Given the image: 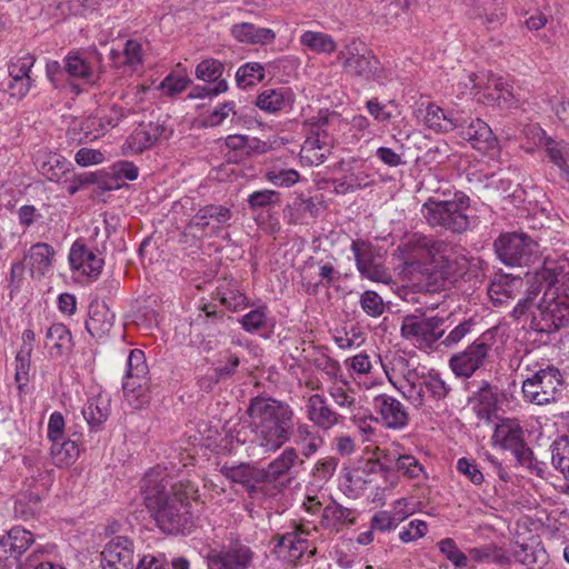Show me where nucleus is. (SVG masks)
Here are the masks:
<instances>
[{"mask_svg": "<svg viewBox=\"0 0 569 569\" xmlns=\"http://www.w3.org/2000/svg\"><path fill=\"white\" fill-rule=\"evenodd\" d=\"M493 247L499 260L510 267L530 266L540 256L538 242L522 232L502 233Z\"/></svg>", "mask_w": 569, "mask_h": 569, "instance_id": "423d86ee", "label": "nucleus"}, {"mask_svg": "<svg viewBox=\"0 0 569 569\" xmlns=\"http://www.w3.org/2000/svg\"><path fill=\"white\" fill-rule=\"evenodd\" d=\"M305 271L310 277H312L313 271H317L319 277L316 282L305 283L306 291L309 295H316L321 284L329 287L335 280L340 278V272L329 260L309 261L306 264Z\"/></svg>", "mask_w": 569, "mask_h": 569, "instance_id": "2f4dec72", "label": "nucleus"}, {"mask_svg": "<svg viewBox=\"0 0 569 569\" xmlns=\"http://www.w3.org/2000/svg\"><path fill=\"white\" fill-rule=\"evenodd\" d=\"M33 541V535L30 531L22 527L11 528L0 538V561L9 559L18 561Z\"/></svg>", "mask_w": 569, "mask_h": 569, "instance_id": "6ab92c4d", "label": "nucleus"}, {"mask_svg": "<svg viewBox=\"0 0 569 569\" xmlns=\"http://www.w3.org/2000/svg\"><path fill=\"white\" fill-rule=\"evenodd\" d=\"M247 202L251 211L269 209L280 203V194L274 190H258L248 196Z\"/></svg>", "mask_w": 569, "mask_h": 569, "instance_id": "09e8293b", "label": "nucleus"}, {"mask_svg": "<svg viewBox=\"0 0 569 569\" xmlns=\"http://www.w3.org/2000/svg\"><path fill=\"white\" fill-rule=\"evenodd\" d=\"M311 531H317V527L311 529L306 528L302 525H297L295 530L287 532L282 536H274V547L272 552L281 559L288 561L299 560L308 549L307 536H310Z\"/></svg>", "mask_w": 569, "mask_h": 569, "instance_id": "4468645a", "label": "nucleus"}, {"mask_svg": "<svg viewBox=\"0 0 569 569\" xmlns=\"http://www.w3.org/2000/svg\"><path fill=\"white\" fill-rule=\"evenodd\" d=\"M423 386L428 392V398L435 401L445 399L451 390L439 373H429L423 377Z\"/></svg>", "mask_w": 569, "mask_h": 569, "instance_id": "603ef678", "label": "nucleus"}, {"mask_svg": "<svg viewBox=\"0 0 569 569\" xmlns=\"http://www.w3.org/2000/svg\"><path fill=\"white\" fill-rule=\"evenodd\" d=\"M445 318L426 315H408L401 323V336L419 348H431L445 335Z\"/></svg>", "mask_w": 569, "mask_h": 569, "instance_id": "1a4fd4ad", "label": "nucleus"}, {"mask_svg": "<svg viewBox=\"0 0 569 569\" xmlns=\"http://www.w3.org/2000/svg\"><path fill=\"white\" fill-rule=\"evenodd\" d=\"M408 7L409 0H382L378 7V12L385 17L387 23H391L405 13Z\"/></svg>", "mask_w": 569, "mask_h": 569, "instance_id": "6e6d98bb", "label": "nucleus"}, {"mask_svg": "<svg viewBox=\"0 0 569 569\" xmlns=\"http://www.w3.org/2000/svg\"><path fill=\"white\" fill-rule=\"evenodd\" d=\"M264 79V67L259 62H248L241 66L236 73V81L239 87L253 86Z\"/></svg>", "mask_w": 569, "mask_h": 569, "instance_id": "de8ad7c7", "label": "nucleus"}, {"mask_svg": "<svg viewBox=\"0 0 569 569\" xmlns=\"http://www.w3.org/2000/svg\"><path fill=\"white\" fill-rule=\"evenodd\" d=\"M123 63L136 70L142 63V46L136 40H127L123 48Z\"/></svg>", "mask_w": 569, "mask_h": 569, "instance_id": "052dcab7", "label": "nucleus"}, {"mask_svg": "<svg viewBox=\"0 0 569 569\" xmlns=\"http://www.w3.org/2000/svg\"><path fill=\"white\" fill-rule=\"evenodd\" d=\"M127 365L128 370L123 389L133 390L136 387H141V381L146 379L148 373L144 353L138 349L131 350L128 356Z\"/></svg>", "mask_w": 569, "mask_h": 569, "instance_id": "c9c22d12", "label": "nucleus"}, {"mask_svg": "<svg viewBox=\"0 0 569 569\" xmlns=\"http://www.w3.org/2000/svg\"><path fill=\"white\" fill-rule=\"evenodd\" d=\"M333 148V138L327 129L309 131L300 150V159L309 166L322 163Z\"/></svg>", "mask_w": 569, "mask_h": 569, "instance_id": "f3484780", "label": "nucleus"}, {"mask_svg": "<svg viewBox=\"0 0 569 569\" xmlns=\"http://www.w3.org/2000/svg\"><path fill=\"white\" fill-rule=\"evenodd\" d=\"M251 443L264 453H273L286 445L293 433L295 411L287 402L257 396L247 408Z\"/></svg>", "mask_w": 569, "mask_h": 569, "instance_id": "f257e3e1", "label": "nucleus"}, {"mask_svg": "<svg viewBox=\"0 0 569 569\" xmlns=\"http://www.w3.org/2000/svg\"><path fill=\"white\" fill-rule=\"evenodd\" d=\"M342 68L350 74L365 80H380L383 69L379 59L360 43L351 41L338 53Z\"/></svg>", "mask_w": 569, "mask_h": 569, "instance_id": "6e6552de", "label": "nucleus"}, {"mask_svg": "<svg viewBox=\"0 0 569 569\" xmlns=\"http://www.w3.org/2000/svg\"><path fill=\"white\" fill-rule=\"evenodd\" d=\"M440 552L451 561L456 567L467 566V557L461 552L451 538H446L438 543Z\"/></svg>", "mask_w": 569, "mask_h": 569, "instance_id": "4d7b16f0", "label": "nucleus"}, {"mask_svg": "<svg viewBox=\"0 0 569 569\" xmlns=\"http://www.w3.org/2000/svg\"><path fill=\"white\" fill-rule=\"evenodd\" d=\"M63 62L66 74L70 78L81 79L91 84H94L99 79L91 63L78 53H69Z\"/></svg>", "mask_w": 569, "mask_h": 569, "instance_id": "e433bc0d", "label": "nucleus"}, {"mask_svg": "<svg viewBox=\"0 0 569 569\" xmlns=\"http://www.w3.org/2000/svg\"><path fill=\"white\" fill-rule=\"evenodd\" d=\"M34 63V58L31 54H26L11 62L8 67V72L11 79L18 81L21 79H31L29 73Z\"/></svg>", "mask_w": 569, "mask_h": 569, "instance_id": "13d9d810", "label": "nucleus"}, {"mask_svg": "<svg viewBox=\"0 0 569 569\" xmlns=\"http://www.w3.org/2000/svg\"><path fill=\"white\" fill-rule=\"evenodd\" d=\"M351 250L359 272L371 280H380L381 271L373 264V253L370 244L363 240H353Z\"/></svg>", "mask_w": 569, "mask_h": 569, "instance_id": "72a5a7b5", "label": "nucleus"}, {"mask_svg": "<svg viewBox=\"0 0 569 569\" xmlns=\"http://www.w3.org/2000/svg\"><path fill=\"white\" fill-rule=\"evenodd\" d=\"M113 319L114 315L104 302L93 301L89 306L86 329L93 338H102L112 329Z\"/></svg>", "mask_w": 569, "mask_h": 569, "instance_id": "393cba45", "label": "nucleus"}, {"mask_svg": "<svg viewBox=\"0 0 569 569\" xmlns=\"http://www.w3.org/2000/svg\"><path fill=\"white\" fill-rule=\"evenodd\" d=\"M226 147L231 151H239L244 156H253L266 151V142L243 134H230L224 140Z\"/></svg>", "mask_w": 569, "mask_h": 569, "instance_id": "ea45409f", "label": "nucleus"}, {"mask_svg": "<svg viewBox=\"0 0 569 569\" xmlns=\"http://www.w3.org/2000/svg\"><path fill=\"white\" fill-rule=\"evenodd\" d=\"M224 475L232 482L242 485L250 495L258 492V485L263 483L261 468L248 463L226 468Z\"/></svg>", "mask_w": 569, "mask_h": 569, "instance_id": "c756f323", "label": "nucleus"}, {"mask_svg": "<svg viewBox=\"0 0 569 569\" xmlns=\"http://www.w3.org/2000/svg\"><path fill=\"white\" fill-rule=\"evenodd\" d=\"M301 43L317 53H331L337 44L331 36L322 32L306 31L300 38Z\"/></svg>", "mask_w": 569, "mask_h": 569, "instance_id": "c03bdc74", "label": "nucleus"}, {"mask_svg": "<svg viewBox=\"0 0 569 569\" xmlns=\"http://www.w3.org/2000/svg\"><path fill=\"white\" fill-rule=\"evenodd\" d=\"M490 349L491 346L483 340H475L463 351L451 356L449 366L452 372L460 378H470L483 366Z\"/></svg>", "mask_w": 569, "mask_h": 569, "instance_id": "9b49d317", "label": "nucleus"}, {"mask_svg": "<svg viewBox=\"0 0 569 569\" xmlns=\"http://www.w3.org/2000/svg\"><path fill=\"white\" fill-rule=\"evenodd\" d=\"M359 303L363 312L372 318L382 316L386 310L383 299L373 290L362 292Z\"/></svg>", "mask_w": 569, "mask_h": 569, "instance_id": "3c124183", "label": "nucleus"}, {"mask_svg": "<svg viewBox=\"0 0 569 569\" xmlns=\"http://www.w3.org/2000/svg\"><path fill=\"white\" fill-rule=\"evenodd\" d=\"M231 116V121H238V112L236 111V103L228 101L216 107L202 121L204 127L221 126L226 119Z\"/></svg>", "mask_w": 569, "mask_h": 569, "instance_id": "8fccbe9b", "label": "nucleus"}, {"mask_svg": "<svg viewBox=\"0 0 569 569\" xmlns=\"http://www.w3.org/2000/svg\"><path fill=\"white\" fill-rule=\"evenodd\" d=\"M500 399V390L497 386L482 381L478 391L472 396L470 401L476 416L479 419L490 421L491 417L498 409Z\"/></svg>", "mask_w": 569, "mask_h": 569, "instance_id": "b1692460", "label": "nucleus"}, {"mask_svg": "<svg viewBox=\"0 0 569 569\" xmlns=\"http://www.w3.org/2000/svg\"><path fill=\"white\" fill-rule=\"evenodd\" d=\"M530 283L540 286L541 292L547 291L548 296L569 299V258H547Z\"/></svg>", "mask_w": 569, "mask_h": 569, "instance_id": "9d476101", "label": "nucleus"}, {"mask_svg": "<svg viewBox=\"0 0 569 569\" xmlns=\"http://www.w3.org/2000/svg\"><path fill=\"white\" fill-rule=\"evenodd\" d=\"M69 262L72 269L83 274L96 278L100 274L103 259L98 257L86 244L76 241L69 253Z\"/></svg>", "mask_w": 569, "mask_h": 569, "instance_id": "5701e85b", "label": "nucleus"}, {"mask_svg": "<svg viewBox=\"0 0 569 569\" xmlns=\"http://www.w3.org/2000/svg\"><path fill=\"white\" fill-rule=\"evenodd\" d=\"M299 453L295 447H287L276 459L266 468H261L263 483H276L286 476L289 470L298 462Z\"/></svg>", "mask_w": 569, "mask_h": 569, "instance_id": "cd10ccee", "label": "nucleus"}, {"mask_svg": "<svg viewBox=\"0 0 569 569\" xmlns=\"http://www.w3.org/2000/svg\"><path fill=\"white\" fill-rule=\"evenodd\" d=\"M457 469L465 475L473 485H481L485 480L478 466L467 458H460L457 462Z\"/></svg>", "mask_w": 569, "mask_h": 569, "instance_id": "e2e57ef3", "label": "nucleus"}, {"mask_svg": "<svg viewBox=\"0 0 569 569\" xmlns=\"http://www.w3.org/2000/svg\"><path fill=\"white\" fill-rule=\"evenodd\" d=\"M403 397L408 399L416 408L425 406L430 399L423 386V379L418 382V386H408L403 390Z\"/></svg>", "mask_w": 569, "mask_h": 569, "instance_id": "0e129e2a", "label": "nucleus"}, {"mask_svg": "<svg viewBox=\"0 0 569 569\" xmlns=\"http://www.w3.org/2000/svg\"><path fill=\"white\" fill-rule=\"evenodd\" d=\"M472 327V319L463 320L445 337L441 345L447 348L458 345L468 333H470Z\"/></svg>", "mask_w": 569, "mask_h": 569, "instance_id": "680f3d73", "label": "nucleus"}, {"mask_svg": "<svg viewBox=\"0 0 569 569\" xmlns=\"http://www.w3.org/2000/svg\"><path fill=\"white\" fill-rule=\"evenodd\" d=\"M307 418L315 426L322 430H329L340 423L342 416L333 411L326 402L325 398L318 393L309 397L307 405Z\"/></svg>", "mask_w": 569, "mask_h": 569, "instance_id": "4be33fe9", "label": "nucleus"}, {"mask_svg": "<svg viewBox=\"0 0 569 569\" xmlns=\"http://www.w3.org/2000/svg\"><path fill=\"white\" fill-rule=\"evenodd\" d=\"M460 121L455 130L463 140H467L471 146L481 151L488 152L497 147V139L492 133L491 128L479 118H471L463 110L460 113Z\"/></svg>", "mask_w": 569, "mask_h": 569, "instance_id": "f8f14e48", "label": "nucleus"}, {"mask_svg": "<svg viewBox=\"0 0 569 569\" xmlns=\"http://www.w3.org/2000/svg\"><path fill=\"white\" fill-rule=\"evenodd\" d=\"M469 206V197L455 192L451 198V191L446 190L430 197L422 204L421 214L430 228L460 234L470 227V219L466 213Z\"/></svg>", "mask_w": 569, "mask_h": 569, "instance_id": "20e7f679", "label": "nucleus"}, {"mask_svg": "<svg viewBox=\"0 0 569 569\" xmlns=\"http://www.w3.org/2000/svg\"><path fill=\"white\" fill-rule=\"evenodd\" d=\"M240 322L246 331H257L264 326L266 313L262 309L251 310L241 318Z\"/></svg>", "mask_w": 569, "mask_h": 569, "instance_id": "69168bd1", "label": "nucleus"}, {"mask_svg": "<svg viewBox=\"0 0 569 569\" xmlns=\"http://www.w3.org/2000/svg\"><path fill=\"white\" fill-rule=\"evenodd\" d=\"M537 283H530L526 297L520 299L511 316L520 319L527 312L531 313L530 328L538 333L550 336L563 328H569V299L548 296Z\"/></svg>", "mask_w": 569, "mask_h": 569, "instance_id": "7ed1b4c3", "label": "nucleus"}, {"mask_svg": "<svg viewBox=\"0 0 569 569\" xmlns=\"http://www.w3.org/2000/svg\"><path fill=\"white\" fill-rule=\"evenodd\" d=\"M405 519L406 516L396 517V515H391L388 511H379L371 518V529L389 531L395 529Z\"/></svg>", "mask_w": 569, "mask_h": 569, "instance_id": "bf43d9fd", "label": "nucleus"}, {"mask_svg": "<svg viewBox=\"0 0 569 569\" xmlns=\"http://www.w3.org/2000/svg\"><path fill=\"white\" fill-rule=\"evenodd\" d=\"M546 152L552 163H555L563 177L569 180V167L567 160L569 158V144L563 141H556L546 138Z\"/></svg>", "mask_w": 569, "mask_h": 569, "instance_id": "79ce46f5", "label": "nucleus"}, {"mask_svg": "<svg viewBox=\"0 0 569 569\" xmlns=\"http://www.w3.org/2000/svg\"><path fill=\"white\" fill-rule=\"evenodd\" d=\"M492 443L499 446L503 450L517 449L525 440V431L516 419H501L496 425Z\"/></svg>", "mask_w": 569, "mask_h": 569, "instance_id": "a878e982", "label": "nucleus"}, {"mask_svg": "<svg viewBox=\"0 0 569 569\" xmlns=\"http://www.w3.org/2000/svg\"><path fill=\"white\" fill-rule=\"evenodd\" d=\"M429 243V236L422 233H413L407 238V240L399 246L402 254L407 260L411 262L425 261V253Z\"/></svg>", "mask_w": 569, "mask_h": 569, "instance_id": "a18cd8bd", "label": "nucleus"}, {"mask_svg": "<svg viewBox=\"0 0 569 569\" xmlns=\"http://www.w3.org/2000/svg\"><path fill=\"white\" fill-rule=\"evenodd\" d=\"M100 557L102 569H134V543L128 537H113L106 543Z\"/></svg>", "mask_w": 569, "mask_h": 569, "instance_id": "ddd939ff", "label": "nucleus"}, {"mask_svg": "<svg viewBox=\"0 0 569 569\" xmlns=\"http://www.w3.org/2000/svg\"><path fill=\"white\" fill-rule=\"evenodd\" d=\"M147 507L154 512L156 521L163 532H183L189 522V497L193 486L188 482L172 483L167 478L157 480L152 473L142 480Z\"/></svg>", "mask_w": 569, "mask_h": 569, "instance_id": "f03ea898", "label": "nucleus"}, {"mask_svg": "<svg viewBox=\"0 0 569 569\" xmlns=\"http://www.w3.org/2000/svg\"><path fill=\"white\" fill-rule=\"evenodd\" d=\"M70 330L62 323H53L46 333L44 348L52 358H59L72 350Z\"/></svg>", "mask_w": 569, "mask_h": 569, "instance_id": "c85d7f7f", "label": "nucleus"}, {"mask_svg": "<svg viewBox=\"0 0 569 569\" xmlns=\"http://www.w3.org/2000/svg\"><path fill=\"white\" fill-rule=\"evenodd\" d=\"M39 171L51 181H60V179L70 171L71 163L59 153L39 154Z\"/></svg>", "mask_w": 569, "mask_h": 569, "instance_id": "f704fd0d", "label": "nucleus"}, {"mask_svg": "<svg viewBox=\"0 0 569 569\" xmlns=\"http://www.w3.org/2000/svg\"><path fill=\"white\" fill-rule=\"evenodd\" d=\"M164 131V127L160 123L149 122L140 123L139 127L127 138L122 146L124 154L141 153L149 149Z\"/></svg>", "mask_w": 569, "mask_h": 569, "instance_id": "aec40b11", "label": "nucleus"}, {"mask_svg": "<svg viewBox=\"0 0 569 569\" xmlns=\"http://www.w3.org/2000/svg\"><path fill=\"white\" fill-rule=\"evenodd\" d=\"M373 408L380 421L389 429H402L408 425L409 415L405 406L396 398L382 393L373 398Z\"/></svg>", "mask_w": 569, "mask_h": 569, "instance_id": "a211bd4d", "label": "nucleus"}, {"mask_svg": "<svg viewBox=\"0 0 569 569\" xmlns=\"http://www.w3.org/2000/svg\"><path fill=\"white\" fill-rule=\"evenodd\" d=\"M396 468L403 476L418 479L423 473V467L418 459L411 455H400L396 458Z\"/></svg>", "mask_w": 569, "mask_h": 569, "instance_id": "5fc2aeb1", "label": "nucleus"}, {"mask_svg": "<svg viewBox=\"0 0 569 569\" xmlns=\"http://www.w3.org/2000/svg\"><path fill=\"white\" fill-rule=\"evenodd\" d=\"M291 438L293 439V443L300 448L301 455L306 458L313 456L323 443L321 436L312 426L306 422L293 423Z\"/></svg>", "mask_w": 569, "mask_h": 569, "instance_id": "7c9ffc66", "label": "nucleus"}, {"mask_svg": "<svg viewBox=\"0 0 569 569\" xmlns=\"http://www.w3.org/2000/svg\"><path fill=\"white\" fill-rule=\"evenodd\" d=\"M100 132H107L118 127L124 119L134 113L132 108L112 104L108 109L99 110Z\"/></svg>", "mask_w": 569, "mask_h": 569, "instance_id": "37998d69", "label": "nucleus"}, {"mask_svg": "<svg viewBox=\"0 0 569 569\" xmlns=\"http://www.w3.org/2000/svg\"><path fill=\"white\" fill-rule=\"evenodd\" d=\"M337 466L338 461L336 458H322L316 463L313 468V476L320 480H328L335 473Z\"/></svg>", "mask_w": 569, "mask_h": 569, "instance_id": "338daca9", "label": "nucleus"}, {"mask_svg": "<svg viewBox=\"0 0 569 569\" xmlns=\"http://www.w3.org/2000/svg\"><path fill=\"white\" fill-rule=\"evenodd\" d=\"M110 413V400L101 395L90 398L82 410V415L92 429H99Z\"/></svg>", "mask_w": 569, "mask_h": 569, "instance_id": "4c0bfd02", "label": "nucleus"}, {"mask_svg": "<svg viewBox=\"0 0 569 569\" xmlns=\"http://www.w3.org/2000/svg\"><path fill=\"white\" fill-rule=\"evenodd\" d=\"M551 462L566 478H569V438L561 437L551 445Z\"/></svg>", "mask_w": 569, "mask_h": 569, "instance_id": "49530a36", "label": "nucleus"}, {"mask_svg": "<svg viewBox=\"0 0 569 569\" xmlns=\"http://www.w3.org/2000/svg\"><path fill=\"white\" fill-rule=\"evenodd\" d=\"M356 522L353 510L346 508L335 500L323 508L321 525L326 528H338L339 526Z\"/></svg>", "mask_w": 569, "mask_h": 569, "instance_id": "58836bf2", "label": "nucleus"}, {"mask_svg": "<svg viewBox=\"0 0 569 569\" xmlns=\"http://www.w3.org/2000/svg\"><path fill=\"white\" fill-rule=\"evenodd\" d=\"M425 261L432 267V276L439 277L445 283L456 282L467 270V259L459 254L448 241L429 237Z\"/></svg>", "mask_w": 569, "mask_h": 569, "instance_id": "39448f33", "label": "nucleus"}, {"mask_svg": "<svg viewBox=\"0 0 569 569\" xmlns=\"http://www.w3.org/2000/svg\"><path fill=\"white\" fill-rule=\"evenodd\" d=\"M51 457L57 467L62 468L73 462L79 453V446L76 440L52 441L50 449Z\"/></svg>", "mask_w": 569, "mask_h": 569, "instance_id": "a19ab883", "label": "nucleus"}, {"mask_svg": "<svg viewBox=\"0 0 569 569\" xmlns=\"http://www.w3.org/2000/svg\"><path fill=\"white\" fill-rule=\"evenodd\" d=\"M460 113L461 110L459 109L446 111L435 103H429L426 110L425 123L436 132H449L455 130L459 123L461 124Z\"/></svg>", "mask_w": 569, "mask_h": 569, "instance_id": "bb28decb", "label": "nucleus"}, {"mask_svg": "<svg viewBox=\"0 0 569 569\" xmlns=\"http://www.w3.org/2000/svg\"><path fill=\"white\" fill-rule=\"evenodd\" d=\"M295 103V94L290 88H266L257 97L256 106L268 113L287 111Z\"/></svg>", "mask_w": 569, "mask_h": 569, "instance_id": "412c9836", "label": "nucleus"}, {"mask_svg": "<svg viewBox=\"0 0 569 569\" xmlns=\"http://www.w3.org/2000/svg\"><path fill=\"white\" fill-rule=\"evenodd\" d=\"M224 70L222 62L216 59H204L196 68V77L207 82H216L220 79Z\"/></svg>", "mask_w": 569, "mask_h": 569, "instance_id": "864d4df0", "label": "nucleus"}, {"mask_svg": "<svg viewBox=\"0 0 569 569\" xmlns=\"http://www.w3.org/2000/svg\"><path fill=\"white\" fill-rule=\"evenodd\" d=\"M104 157L101 151L90 148H81L74 156L76 162L82 167L101 163Z\"/></svg>", "mask_w": 569, "mask_h": 569, "instance_id": "774afa93", "label": "nucleus"}, {"mask_svg": "<svg viewBox=\"0 0 569 569\" xmlns=\"http://www.w3.org/2000/svg\"><path fill=\"white\" fill-rule=\"evenodd\" d=\"M54 250L47 243L33 244L24 257L31 277L43 276L51 267Z\"/></svg>", "mask_w": 569, "mask_h": 569, "instance_id": "473e14b6", "label": "nucleus"}, {"mask_svg": "<svg viewBox=\"0 0 569 569\" xmlns=\"http://www.w3.org/2000/svg\"><path fill=\"white\" fill-rule=\"evenodd\" d=\"M253 552L248 546L233 543L228 549L210 550L207 555L209 569H248Z\"/></svg>", "mask_w": 569, "mask_h": 569, "instance_id": "dca6fc26", "label": "nucleus"}, {"mask_svg": "<svg viewBox=\"0 0 569 569\" xmlns=\"http://www.w3.org/2000/svg\"><path fill=\"white\" fill-rule=\"evenodd\" d=\"M231 218L232 211L230 208L220 204H208L196 212L186 229L192 234H196V232L203 234L208 229L218 232L222 226L229 223Z\"/></svg>", "mask_w": 569, "mask_h": 569, "instance_id": "2eb2a0df", "label": "nucleus"}, {"mask_svg": "<svg viewBox=\"0 0 569 569\" xmlns=\"http://www.w3.org/2000/svg\"><path fill=\"white\" fill-rule=\"evenodd\" d=\"M562 385L563 379L560 370L552 365H548L525 379L521 389L527 401L537 406H546L558 399Z\"/></svg>", "mask_w": 569, "mask_h": 569, "instance_id": "0eeeda50", "label": "nucleus"}]
</instances>
